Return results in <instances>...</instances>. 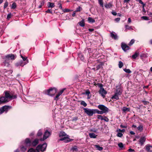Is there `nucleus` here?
<instances>
[{
    "mask_svg": "<svg viewBox=\"0 0 152 152\" xmlns=\"http://www.w3.org/2000/svg\"><path fill=\"white\" fill-rule=\"evenodd\" d=\"M57 91V89L56 88L53 87L51 88L48 90H45L43 92L46 94L50 96H52L56 93Z\"/></svg>",
    "mask_w": 152,
    "mask_h": 152,
    "instance_id": "1",
    "label": "nucleus"
},
{
    "mask_svg": "<svg viewBox=\"0 0 152 152\" xmlns=\"http://www.w3.org/2000/svg\"><path fill=\"white\" fill-rule=\"evenodd\" d=\"M5 65L8 66L9 65L8 63L10 60H14L15 59V56L13 54H10L6 56L5 57Z\"/></svg>",
    "mask_w": 152,
    "mask_h": 152,
    "instance_id": "2",
    "label": "nucleus"
},
{
    "mask_svg": "<svg viewBox=\"0 0 152 152\" xmlns=\"http://www.w3.org/2000/svg\"><path fill=\"white\" fill-rule=\"evenodd\" d=\"M4 96L7 99L9 100V101L10 100H12V99H14L17 98V96L16 95H11L8 91H5L4 92Z\"/></svg>",
    "mask_w": 152,
    "mask_h": 152,
    "instance_id": "3",
    "label": "nucleus"
},
{
    "mask_svg": "<svg viewBox=\"0 0 152 152\" xmlns=\"http://www.w3.org/2000/svg\"><path fill=\"white\" fill-rule=\"evenodd\" d=\"M83 110L85 113L88 116H92L94 114H95L94 109L84 108Z\"/></svg>",
    "mask_w": 152,
    "mask_h": 152,
    "instance_id": "4",
    "label": "nucleus"
},
{
    "mask_svg": "<svg viewBox=\"0 0 152 152\" xmlns=\"http://www.w3.org/2000/svg\"><path fill=\"white\" fill-rule=\"evenodd\" d=\"M11 106L9 105H4L0 108V114H2L4 112H7L8 110L11 108Z\"/></svg>",
    "mask_w": 152,
    "mask_h": 152,
    "instance_id": "5",
    "label": "nucleus"
},
{
    "mask_svg": "<svg viewBox=\"0 0 152 152\" xmlns=\"http://www.w3.org/2000/svg\"><path fill=\"white\" fill-rule=\"evenodd\" d=\"M47 146V143H45L42 145H39L37 147V149H38L39 150H40L42 152H44Z\"/></svg>",
    "mask_w": 152,
    "mask_h": 152,
    "instance_id": "6",
    "label": "nucleus"
},
{
    "mask_svg": "<svg viewBox=\"0 0 152 152\" xmlns=\"http://www.w3.org/2000/svg\"><path fill=\"white\" fill-rule=\"evenodd\" d=\"M98 108L104 112V113H107L109 111V109L103 104H100L98 106Z\"/></svg>",
    "mask_w": 152,
    "mask_h": 152,
    "instance_id": "7",
    "label": "nucleus"
},
{
    "mask_svg": "<svg viewBox=\"0 0 152 152\" xmlns=\"http://www.w3.org/2000/svg\"><path fill=\"white\" fill-rule=\"evenodd\" d=\"M50 135L51 133L48 130H46L44 133L43 138H40V140L41 141H44L48 138Z\"/></svg>",
    "mask_w": 152,
    "mask_h": 152,
    "instance_id": "8",
    "label": "nucleus"
},
{
    "mask_svg": "<svg viewBox=\"0 0 152 152\" xmlns=\"http://www.w3.org/2000/svg\"><path fill=\"white\" fill-rule=\"evenodd\" d=\"M73 140V139H71L68 137H64L63 138H61L58 140V142H59L60 141H64L65 143H67L71 142Z\"/></svg>",
    "mask_w": 152,
    "mask_h": 152,
    "instance_id": "9",
    "label": "nucleus"
},
{
    "mask_svg": "<svg viewBox=\"0 0 152 152\" xmlns=\"http://www.w3.org/2000/svg\"><path fill=\"white\" fill-rule=\"evenodd\" d=\"M23 144L26 147L31 146V141L29 138H26Z\"/></svg>",
    "mask_w": 152,
    "mask_h": 152,
    "instance_id": "10",
    "label": "nucleus"
},
{
    "mask_svg": "<svg viewBox=\"0 0 152 152\" xmlns=\"http://www.w3.org/2000/svg\"><path fill=\"white\" fill-rule=\"evenodd\" d=\"M9 101V100H7L4 96L0 97V104H5Z\"/></svg>",
    "mask_w": 152,
    "mask_h": 152,
    "instance_id": "11",
    "label": "nucleus"
},
{
    "mask_svg": "<svg viewBox=\"0 0 152 152\" xmlns=\"http://www.w3.org/2000/svg\"><path fill=\"white\" fill-rule=\"evenodd\" d=\"M99 93L103 98H104L105 96V95L107 94V91L104 90V88H102L99 89Z\"/></svg>",
    "mask_w": 152,
    "mask_h": 152,
    "instance_id": "12",
    "label": "nucleus"
},
{
    "mask_svg": "<svg viewBox=\"0 0 152 152\" xmlns=\"http://www.w3.org/2000/svg\"><path fill=\"white\" fill-rule=\"evenodd\" d=\"M146 140V138L145 137H142L140 138L139 140V143L140 144L141 146H142L143 145Z\"/></svg>",
    "mask_w": 152,
    "mask_h": 152,
    "instance_id": "13",
    "label": "nucleus"
},
{
    "mask_svg": "<svg viewBox=\"0 0 152 152\" xmlns=\"http://www.w3.org/2000/svg\"><path fill=\"white\" fill-rule=\"evenodd\" d=\"M121 46L122 49L124 51H126L129 49V47L124 43H122Z\"/></svg>",
    "mask_w": 152,
    "mask_h": 152,
    "instance_id": "14",
    "label": "nucleus"
},
{
    "mask_svg": "<svg viewBox=\"0 0 152 152\" xmlns=\"http://www.w3.org/2000/svg\"><path fill=\"white\" fill-rule=\"evenodd\" d=\"M40 140V139H39ZM39 140L38 139L36 138L32 142L31 141V146L35 147L36 146L38 143L39 142Z\"/></svg>",
    "mask_w": 152,
    "mask_h": 152,
    "instance_id": "15",
    "label": "nucleus"
},
{
    "mask_svg": "<svg viewBox=\"0 0 152 152\" xmlns=\"http://www.w3.org/2000/svg\"><path fill=\"white\" fill-rule=\"evenodd\" d=\"M122 93V91L121 88L120 86H119L118 87L117 86L116 87V89L115 93L117 94L120 95Z\"/></svg>",
    "mask_w": 152,
    "mask_h": 152,
    "instance_id": "16",
    "label": "nucleus"
},
{
    "mask_svg": "<svg viewBox=\"0 0 152 152\" xmlns=\"http://www.w3.org/2000/svg\"><path fill=\"white\" fill-rule=\"evenodd\" d=\"M146 150L149 152H152V146L147 145L145 146Z\"/></svg>",
    "mask_w": 152,
    "mask_h": 152,
    "instance_id": "17",
    "label": "nucleus"
},
{
    "mask_svg": "<svg viewBox=\"0 0 152 152\" xmlns=\"http://www.w3.org/2000/svg\"><path fill=\"white\" fill-rule=\"evenodd\" d=\"M104 7L107 9H109L112 7V3L110 2L108 3H106L104 5Z\"/></svg>",
    "mask_w": 152,
    "mask_h": 152,
    "instance_id": "18",
    "label": "nucleus"
},
{
    "mask_svg": "<svg viewBox=\"0 0 152 152\" xmlns=\"http://www.w3.org/2000/svg\"><path fill=\"white\" fill-rule=\"evenodd\" d=\"M28 62V61L26 62L24 64H23V62L22 61H20L16 63L15 64V65L17 66H23L24 65L26 64Z\"/></svg>",
    "mask_w": 152,
    "mask_h": 152,
    "instance_id": "19",
    "label": "nucleus"
},
{
    "mask_svg": "<svg viewBox=\"0 0 152 152\" xmlns=\"http://www.w3.org/2000/svg\"><path fill=\"white\" fill-rule=\"evenodd\" d=\"M110 36L112 38H113L115 39H117V35L115 34V33L114 32L111 33Z\"/></svg>",
    "mask_w": 152,
    "mask_h": 152,
    "instance_id": "20",
    "label": "nucleus"
},
{
    "mask_svg": "<svg viewBox=\"0 0 152 152\" xmlns=\"http://www.w3.org/2000/svg\"><path fill=\"white\" fill-rule=\"evenodd\" d=\"M55 4L54 3L50 2L48 3V8H53L55 7Z\"/></svg>",
    "mask_w": 152,
    "mask_h": 152,
    "instance_id": "21",
    "label": "nucleus"
},
{
    "mask_svg": "<svg viewBox=\"0 0 152 152\" xmlns=\"http://www.w3.org/2000/svg\"><path fill=\"white\" fill-rule=\"evenodd\" d=\"M122 111L124 113H126L127 112H129L130 111V109L126 107H123L122 109Z\"/></svg>",
    "mask_w": 152,
    "mask_h": 152,
    "instance_id": "22",
    "label": "nucleus"
},
{
    "mask_svg": "<svg viewBox=\"0 0 152 152\" xmlns=\"http://www.w3.org/2000/svg\"><path fill=\"white\" fill-rule=\"evenodd\" d=\"M119 95H118L117 94L115 93L114 95L112 97L111 99H115L116 100H118L119 99V98L118 97V96Z\"/></svg>",
    "mask_w": 152,
    "mask_h": 152,
    "instance_id": "23",
    "label": "nucleus"
},
{
    "mask_svg": "<svg viewBox=\"0 0 152 152\" xmlns=\"http://www.w3.org/2000/svg\"><path fill=\"white\" fill-rule=\"evenodd\" d=\"M89 135L91 138H95L96 137V136H97V135H96L94 133H90L89 134Z\"/></svg>",
    "mask_w": 152,
    "mask_h": 152,
    "instance_id": "24",
    "label": "nucleus"
},
{
    "mask_svg": "<svg viewBox=\"0 0 152 152\" xmlns=\"http://www.w3.org/2000/svg\"><path fill=\"white\" fill-rule=\"evenodd\" d=\"M28 152H39V150L38 149H37V148H36V150H35L33 148H31L29 149L28 151Z\"/></svg>",
    "mask_w": 152,
    "mask_h": 152,
    "instance_id": "25",
    "label": "nucleus"
},
{
    "mask_svg": "<svg viewBox=\"0 0 152 152\" xmlns=\"http://www.w3.org/2000/svg\"><path fill=\"white\" fill-rule=\"evenodd\" d=\"M27 147L25 146L21 145L20 147L21 150L23 152H25L27 149Z\"/></svg>",
    "mask_w": 152,
    "mask_h": 152,
    "instance_id": "26",
    "label": "nucleus"
},
{
    "mask_svg": "<svg viewBox=\"0 0 152 152\" xmlns=\"http://www.w3.org/2000/svg\"><path fill=\"white\" fill-rule=\"evenodd\" d=\"M94 112L95 113H97L98 114H102L104 113V112L101 111H99L98 109H94Z\"/></svg>",
    "mask_w": 152,
    "mask_h": 152,
    "instance_id": "27",
    "label": "nucleus"
},
{
    "mask_svg": "<svg viewBox=\"0 0 152 152\" xmlns=\"http://www.w3.org/2000/svg\"><path fill=\"white\" fill-rule=\"evenodd\" d=\"M137 129L141 132L143 130V126L142 124H140V126L137 128Z\"/></svg>",
    "mask_w": 152,
    "mask_h": 152,
    "instance_id": "28",
    "label": "nucleus"
},
{
    "mask_svg": "<svg viewBox=\"0 0 152 152\" xmlns=\"http://www.w3.org/2000/svg\"><path fill=\"white\" fill-rule=\"evenodd\" d=\"M42 134V131L41 130H39L37 134V137H40L41 136Z\"/></svg>",
    "mask_w": 152,
    "mask_h": 152,
    "instance_id": "29",
    "label": "nucleus"
},
{
    "mask_svg": "<svg viewBox=\"0 0 152 152\" xmlns=\"http://www.w3.org/2000/svg\"><path fill=\"white\" fill-rule=\"evenodd\" d=\"M66 134L64 132H61L59 134V136L60 137L66 136Z\"/></svg>",
    "mask_w": 152,
    "mask_h": 152,
    "instance_id": "30",
    "label": "nucleus"
},
{
    "mask_svg": "<svg viewBox=\"0 0 152 152\" xmlns=\"http://www.w3.org/2000/svg\"><path fill=\"white\" fill-rule=\"evenodd\" d=\"M95 147L98 150L101 151L103 149V148L102 147H100L99 145H95Z\"/></svg>",
    "mask_w": 152,
    "mask_h": 152,
    "instance_id": "31",
    "label": "nucleus"
},
{
    "mask_svg": "<svg viewBox=\"0 0 152 152\" xmlns=\"http://www.w3.org/2000/svg\"><path fill=\"white\" fill-rule=\"evenodd\" d=\"M79 23V25L81 27H83L85 26V23L83 20H82Z\"/></svg>",
    "mask_w": 152,
    "mask_h": 152,
    "instance_id": "32",
    "label": "nucleus"
},
{
    "mask_svg": "<svg viewBox=\"0 0 152 152\" xmlns=\"http://www.w3.org/2000/svg\"><path fill=\"white\" fill-rule=\"evenodd\" d=\"M80 104L81 105H83L84 107H86L87 106V104L84 101L81 100L80 101Z\"/></svg>",
    "mask_w": 152,
    "mask_h": 152,
    "instance_id": "33",
    "label": "nucleus"
},
{
    "mask_svg": "<svg viewBox=\"0 0 152 152\" xmlns=\"http://www.w3.org/2000/svg\"><path fill=\"white\" fill-rule=\"evenodd\" d=\"M139 54L138 53L136 52L134 55L132 56V58H133L135 59L139 55Z\"/></svg>",
    "mask_w": 152,
    "mask_h": 152,
    "instance_id": "34",
    "label": "nucleus"
},
{
    "mask_svg": "<svg viewBox=\"0 0 152 152\" xmlns=\"http://www.w3.org/2000/svg\"><path fill=\"white\" fill-rule=\"evenodd\" d=\"M88 20L90 23H93L95 22V20L91 17H88Z\"/></svg>",
    "mask_w": 152,
    "mask_h": 152,
    "instance_id": "35",
    "label": "nucleus"
},
{
    "mask_svg": "<svg viewBox=\"0 0 152 152\" xmlns=\"http://www.w3.org/2000/svg\"><path fill=\"white\" fill-rule=\"evenodd\" d=\"M71 150L73 151H78L77 147L76 145H75L73 147H72L71 148Z\"/></svg>",
    "mask_w": 152,
    "mask_h": 152,
    "instance_id": "36",
    "label": "nucleus"
},
{
    "mask_svg": "<svg viewBox=\"0 0 152 152\" xmlns=\"http://www.w3.org/2000/svg\"><path fill=\"white\" fill-rule=\"evenodd\" d=\"M100 6L102 8L104 7L103 2L102 0H98Z\"/></svg>",
    "mask_w": 152,
    "mask_h": 152,
    "instance_id": "37",
    "label": "nucleus"
},
{
    "mask_svg": "<svg viewBox=\"0 0 152 152\" xmlns=\"http://www.w3.org/2000/svg\"><path fill=\"white\" fill-rule=\"evenodd\" d=\"M118 146L121 148V149H122L124 147V145L123 143L121 142H120L118 144Z\"/></svg>",
    "mask_w": 152,
    "mask_h": 152,
    "instance_id": "38",
    "label": "nucleus"
},
{
    "mask_svg": "<svg viewBox=\"0 0 152 152\" xmlns=\"http://www.w3.org/2000/svg\"><path fill=\"white\" fill-rule=\"evenodd\" d=\"M102 67V65L101 64H99L98 65L96 68H93L94 70H97L100 69Z\"/></svg>",
    "mask_w": 152,
    "mask_h": 152,
    "instance_id": "39",
    "label": "nucleus"
},
{
    "mask_svg": "<svg viewBox=\"0 0 152 152\" xmlns=\"http://www.w3.org/2000/svg\"><path fill=\"white\" fill-rule=\"evenodd\" d=\"M57 4L59 6V8H60L61 10H62L63 9L62 4H61V1H60L58 2Z\"/></svg>",
    "mask_w": 152,
    "mask_h": 152,
    "instance_id": "40",
    "label": "nucleus"
},
{
    "mask_svg": "<svg viewBox=\"0 0 152 152\" xmlns=\"http://www.w3.org/2000/svg\"><path fill=\"white\" fill-rule=\"evenodd\" d=\"M16 7V4L15 2H13L12 4L11 8L12 9H15Z\"/></svg>",
    "mask_w": 152,
    "mask_h": 152,
    "instance_id": "41",
    "label": "nucleus"
},
{
    "mask_svg": "<svg viewBox=\"0 0 152 152\" xmlns=\"http://www.w3.org/2000/svg\"><path fill=\"white\" fill-rule=\"evenodd\" d=\"M124 64L121 61H119L118 64V66L119 68H121L123 66Z\"/></svg>",
    "mask_w": 152,
    "mask_h": 152,
    "instance_id": "42",
    "label": "nucleus"
},
{
    "mask_svg": "<svg viewBox=\"0 0 152 152\" xmlns=\"http://www.w3.org/2000/svg\"><path fill=\"white\" fill-rule=\"evenodd\" d=\"M125 27L126 29H128V30H131L132 29V27L131 26H128V25H126L125 26Z\"/></svg>",
    "mask_w": 152,
    "mask_h": 152,
    "instance_id": "43",
    "label": "nucleus"
},
{
    "mask_svg": "<svg viewBox=\"0 0 152 152\" xmlns=\"http://www.w3.org/2000/svg\"><path fill=\"white\" fill-rule=\"evenodd\" d=\"M85 94L87 95L88 96V98H88V96H89V94H90V92L89 91V90H88H88H87L86 92H85Z\"/></svg>",
    "mask_w": 152,
    "mask_h": 152,
    "instance_id": "44",
    "label": "nucleus"
},
{
    "mask_svg": "<svg viewBox=\"0 0 152 152\" xmlns=\"http://www.w3.org/2000/svg\"><path fill=\"white\" fill-rule=\"evenodd\" d=\"M60 95L58 93V94H57L56 97L54 98V100H56V101H57L58 100V99H59V96H60Z\"/></svg>",
    "mask_w": 152,
    "mask_h": 152,
    "instance_id": "45",
    "label": "nucleus"
},
{
    "mask_svg": "<svg viewBox=\"0 0 152 152\" xmlns=\"http://www.w3.org/2000/svg\"><path fill=\"white\" fill-rule=\"evenodd\" d=\"M124 70L127 73H130L131 71L129 69H124Z\"/></svg>",
    "mask_w": 152,
    "mask_h": 152,
    "instance_id": "46",
    "label": "nucleus"
},
{
    "mask_svg": "<svg viewBox=\"0 0 152 152\" xmlns=\"http://www.w3.org/2000/svg\"><path fill=\"white\" fill-rule=\"evenodd\" d=\"M123 135V134L121 132H118L117 134V136L118 137H121Z\"/></svg>",
    "mask_w": 152,
    "mask_h": 152,
    "instance_id": "47",
    "label": "nucleus"
},
{
    "mask_svg": "<svg viewBox=\"0 0 152 152\" xmlns=\"http://www.w3.org/2000/svg\"><path fill=\"white\" fill-rule=\"evenodd\" d=\"M134 39H132L129 44V45L130 46L132 45L134 43Z\"/></svg>",
    "mask_w": 152,
    "mask_h": 152,
    "instance_id": "48",
    "label": "nucleus"
},
{
    "mask_svg": "<svg viewBox=\"0 0 152 152\" xmlns=\"http://www.w3.org/2000/svg\"><path fill=\"white\" fill-rule=\"evenodd\" d=\"M97 118L98 119H101V120H103V116L100 115H97Z\"/></svg>",
    "mask_w": 152,
    "mask_h": 152,
    "instance_id": "49",
    "label": "nucleus"
},
{
    "mask_svg": "<svg viewBox=\"0 0 152 152\" xmlns=\"http://www.w3.org/2000/svg\"><path fill=\"white\" fill-rule=\"evenodd\" d=\"M62 10L64 12H69L70 11V10L68 9H63Z\"/></svg>",
    "mask_w": 152,
    "mask_h": 152,
    "instance_id": "50",
    "label": "nucleus"
},
{
    "mask_svg": "<svg viewBox=\"0 0 152 152\" xmlns=\"http://www.w3.org/2000/svg\"><path fill=\"white\" fill-rule=\"evenodd\" d=\"M66 89V88H64L62 89L59 92H58V94H60V95H61L62 93L64 92V91Z\"/></svg>",
    "mask_w": 152,
    "mask_h": 152,
    "instance_id": "51",
    "label": "nucleus"
},
{
    "mask_svg": "<svg viewBox=\"0 0 152 152\" xmlns=\"http://www.w3.org/2000/svg\"><path fill=\"white\" fill-rule=\"evenodd\" d=\"M106 122H108L109 121V119L106 117L104 116V118H103V120Z\"/></svg>",
    "mask_w": 152,
    "mask_h": 152,
    "instance_id": "52",
    "label": "nucleus"
},
{
    "mask_svg": "<svg viewBox=\"0 0 152 152\" xmlns=\"http://www.w3.org/2000/svg\"><path fill=\"white\" fill-rule=\"evenodd\" d=\"M142 102L144 105H147L149 103L148 102L146 101L142 100Z\"/></svg>",
    "mask_w": 152,
    "mask_h": 152,
    "instance_id": "53",
    "label": "nucleus"
},
{
    "mask_svg": "<svg viewBox=\"0 0 152 152\" xmlns=\"http://www.w3.org/2000/svg\"><path fill=\"white\" fill-rule=\"evenodd\" d=\"M141 18L142 19L145 20H149L148 18L146 16H142V17Z\"/></svg>",
    "mask_w": 152,
    "mask_h": 152,
    "instance_id": "54",
    "label": "nucleus"
},
{
    "mask_svg": "<svg viewBox=\"0 0 152 152\" xmlns=\"http://www.w3.org/2000/svg\"><path fill=\"white\" fill-rule=\"evenodd\" d=\"M8 3L7 1L5 2V3L4 4V9H5L8 6Z\"/></svg>",
    "mask_w": 152,
    "mask_h": 152,
    "instance_id": "55",
    "label": "nucleus"
},
{
    "mask_svg": "<svg viewBox=\"0 0 152 152\" xmlns=\"http://www.w3.org/2000/svg\"><path fill=\"white\" fill-rule=\"evenodd\" d=\"M98 86L99 87L100 89H101L102 88H103V85L102 84H97Z\"/></svg>",
    "mask_w": 152,
    "mask_h": 152,
    "instance_id": "56",
    "label": "nucleus"
},
{
    "mask_svg": "<svg viewBox=\"0 0 152 152\" xmlns=\"http://www.w3.org/2000/svg\"><path fill=\"white\" fill-rule=\"evenodd\" d=\"M81 7H79L78 8L76 9V10H75L76 12H80L81 10Z\"/></svg>",
    "mask_w": 152,
    "mask_h": 152,
    "instance_id": "57",
    "label": "nucleus"
},
{
    "mask_svg": "<svg viewBox=\"0 0 152 152\" xmlns=\"http://www.w3.org/2000/svg\"><path fill=\"white\" fill-rule=\"evenodd\" d=\"M20 56L23 59V60L24 61H25L27 59V57H24L21 55H20Z\"/></svg>",
    "mask_w": 152,
    "mask_h": 152,
    "instance_id": "58",
    "label": "nucleus"
},
{
    "mask_svg": "<svg viewBox=\"0 0 152 152\" xmlns=\"http://www.w3.org/2000/svg\"><path fill=\"white\" fill-rule=\"evenodd\" d=\"M78 119V117H73L72 119V121H76Z\"/></svg>",
    "mask_w": 152,
    "mask_h": 152,
    "instance_id": "59",
    "label": "nucleus"
},
{
    "mask_svg": "<svg viewBox=\"0 0 152 152\" xmlns=\"http://www.w3.org/2000/svg\"><path fill=\"white\" fill-rule=\"evenodd\" d=\"M46 12L48 13H52V12L50 9H48L46 11Z\"/></svg>",
    "mask_w": 152,
    "mask_h": 152,
    "instance_id": "60",
    "label": "nucleus"
},
{
    "mask_svg": "<svg viewBox=\"0 0 152 152\" xmlns=\"http://www.w3.org/2000/svg\"><path fill=\"white\" fill-rule=\"evenodd\" d=\"M11 15H12L11 13H9L7 15V19H9L10 18L11 16Z\"/></svg>",
    "mask_w": 152,
    "mask_h": 152,
    "instance_id": "61",
    "label": "nucleus"
},
{
    "mask_svg": "<svg viewBox=\"0 0 152 152\" xmlns=\"http://www.w3.org/2000/svg\"><path fill=\"white\" fill-rule=\"evenodd\" d=\"M145 5V4H143L142 5V11L143 12L145 13L146 12V11L144 8V7Z\"/></svg>",
    "mask_w": 152,
    "mask_h": 152,
    "instance_id": "62",
    "label": "nucleus"
},
{
    "mask_svg": "<svg viewBox=\"0 0 152 152\" xmlns=\"http://www.w3.org/2000/svg\"><path fill=\"white\" fill-rule=\"evenodd\" d=\"M129 152H134L135 151L134 150L132 149V148H129L128 150Z\"/></svg>",
    "mask_w": 152,
    "mask_h": 152,
    "instance_id": "63",
    "label": "nucleus"
},
{
    "mask_svg": "<svg viewBox=\"0 0 152 152\" xmlns=\"http://www.w3.org/2000/svg\"><path fill=\"white\" fill-rule=\"evenodd\" d=\"M120 127H121V128H127V126H124L122 124H121L120 126Z\"/></svg>",
    "mask_w": 152,
    "mask_h": 152,
    "instance_id": "64",
    "label": "nucleus"
}]
</instances>
